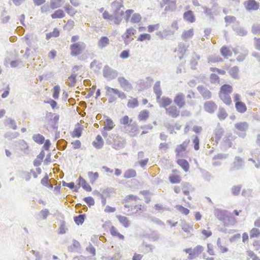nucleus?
<instances>
[{
  "label": "nucleus",
  "instance_id": "nucleus-34",
  "mask_svg": "<svg viewBox=\"0 0 260 260\" xmlns=\"http://www.w3.org/2000/svg\"><path fill=\"white\" fill-rule=\"evenodd\" d=\"M193 36V29H190L188 30H185L183 31L182 35V38L183 40L186 41L187 40L190 39Z\"/></svg>",
  "mask_w": 260,
  "mask_h": 260
},
{
  "label": "nucleus",
  "instance_id": "nucleus-59",
  "mask_svg": "<svg viewBox=\"0 0 260 260\" xmlns=\"http://www.w3.org/2000/svg\"><path fill=\"white\" fill-rule=\"evenodd\" d=\"M187 47L183 43H180L178 45V50L182 54H184L186 51Z\"/></svg>",
  "mask_w": 260,
  "mask_h": 260
},
{
  "label": "nucleus",
  "instance_id": "nucleus-9",
  "mask_svg": "<svg viewBox=\"0 0 260 260\" xmlns=\"http://www.w3.org/2000/svg\"><path fill=\"white\" fill-rule=\"evenodd\" d=\"M204 108L205 111L212 114L217 109V106L212 101L206 102L204 104Z\"/></svg>",
  "mask_w": 260,
  "mask_h": 260
},
{
  "label": "nucleus",
  "instance_id": "nucleus-30",
  "mask_svg": "<svg viewBox=\"0 0 260 260\" xmlns=\"http://www.w3.org/2000/svg\"><path fill=\"white\" fill-rule=\"evenodd\" d=\"M92 144L96 148H101L104 144V141L102 137L100 135H98L96 137V141H93Z\"/></svg>",
  "mask_w": 260,
  "mask_h": 260
},
{
  "label": "nucleus",
  "instance_id": "nucleus-33",
  "mask_svg": "<svg viewBox=\"0 0 260 260\" xmlns=\"http://www.w3.org/2000/svg\"><path fill=\"white\" fill-rule=\"evenodd\" d=\"M228 113H226L225 110L220 107L218 109V112L217 114V117L220 120H224L228 116Z\"/></svg>",
  "mask_w": 260,
  "mask_h": 260
},
{
  "label": "nucleus",
  "instance_id": "nucleus-52",
  "mask_svg": "<svg viewBox=\"0 0 260 260\" xmlns=\"http://www.w3.org/2000/svg\"><path fill=\"white\" fill-rule=\"evenodd\" d=\"M76 74H72L69 77V79L70 81V82L69 83V85L70 86H74L76 82Z\"/></svg>",
  "mask_w": 260,
  "mask_h": 260
},
{
  "label": "nucleus",
  "instance_id": "nucleus-51",
  "mask_svg": "<svg viewBox=\"0 0 260 260\" xmlns=\"http://www.w3.org/2000/svg\"><path fill=\"white\" fill-rule=\"evenodd\" d=\"M170 181L172 183H178L180 182V178L178 175H172L169 177Z\"/></svg>",
  "mask_w": 260,
  "mask_h": 260
},
{
  "label": "nucleus",
  "instance_id": "nucleus-40",
  "mask_svg": "<svg viewBox=\"0 0 260 260\" xmlns=\"http://www.w3.org/2000/svg\"><path fill=\"white\" fill-rule=\"evenodd\" d=\"M136 174V172L135 170L128 169L125 172L123 176L125 178H130L135 177Z\"/></svg>",
  "mask_w": 260,
  "mask_h": 260
},
{
  "label": "nucleus",
  "instance_id": "nucleus-7",
  "mask_svg": "<svg viewBox=\"0 0 260 260\" xmlns=\"http://www.w3.org/2000/svg\"><path fill=\"white\" fill-rule=\"evenodd\" d=\"M244 166V161L242 158L239 156H236L233 164V166L231 168V171H234L242 169Z\"/></svg>",
  "mask_w": 260,
  "mask_h": 260
},
{
  "label": "nucleus",
  "instance_id": "nucleus-20",
  "mask_svg": "<svg viewBox=\"0 0 260 260\" xmlns=\"http://www.w3.org/2000/svg\"><path fill=\"white\" fill-rule=\"evenodd\" d=\"M183 18L190 23L194 22L196 20L193 12L191 10L187 11L183 14Z\"/></svg>",
  "mask_w": 260,
  "mask_h": 260
},
{
  "label": "nucleus",
  "instance_id": "nucleus-38",
  "mask_svg": "<svg viewBox=\"0 0 260 260\" xmlns=\"http://www.w3.org/2000/svg\"><path fill=\"white\" fill-rule=\"evenodd\" d=\"M45 126L46 128L49 130V128H52L53 129H57L58 127L57 124H56L52 119H48L46 121Z\"/></svg>",
  "mask_w": 260,
  "mask_h": 260
},
{
  "label": "nucleus",
  "instance_id": "nucleus-24",
  "mask_svg": "<svg viewBox=\"0 0 260 260\" xmlns=\"http://www.w3.org/2000/svg\"><path fill=\"white\" fill-rule=\"evenodd\" d=\"M117 218L120 223L125 228L129 226L131 222L129 219L125 216L121 215H117Z\"/></svg>",
  "mask_w": 260,
  "mask_h": 260
},
{
  "label": "nucleus",
  "instance_id": "nucleus-64",
  "mask_svg": "<svg viewBox=\"0 0 260 260\" xmlns=\"http://www.w3.org/2000/svg\"><path fill=\"white\" fill-rule=\"evenodd\" d=\"M219 77L215 74L212 73L210 75V80L213 83H219Z\"/></svg>",
  "mask_w": 260,
  "mask_h": 260
},
{
  "label": "nucleus",
  "instance_id": "nucleus-3",
  "mask_svg": "<svg viewBox=\"0 0 260 260\" xmlns=\"http://www.w3.org/2000/svg\"><path fill=\"white\" fill-rule=\"evenodd\" d=\"M235 127L237 130L235 133L239 137L244 138L246 136V131L249 128V124L246 122H238L235 124Z\"/></svg>",
  "mask_w": 260,
  "mask_h": 260
},
{
  "label": "nucleus",
  "instance_id": "nucleus-15",
  "mask_svg": "<svg viewBox=\"0 0 260 260\" xmlns=\"http://www.w3.org/2000/svg\"><path fill=\"white\" fill-rule=\"evenodd\" d=\"M166 111L167 114L173 118L177 117L180 114V111L175 106H170L169 108H166Z\"/></svg>",
  "mask_w": 260,
  "mask_h": 260
},
{
  "label": "nucleus",
  "instance_id": "nucleus-31",
  "mask_svg": "<svg viewBox=\"0 0 260 260\" xmlns=\"http://www.w3.org/2000/svg\"><path fill=\"white\" fill-rule=\"evenodd\" d=\"M64 3L63 0H51L50 7L52 9L60 8Z\"/></svg>",
  "mask_w": 260,
  "mask_h": 260
},
{
  "label": "nucleus",
  "instance_id": "nucleus-32",
  "mask_svg": "<svg viewBox=\"0 0 260 260\" xmlns=\"http://www.w3.org/2000/svg\"><path fill=\"white\" fill-rule=\"evenodd\" d=\"M220 53L221 55L226 58L231 56L232 55V52L230 50L229 48L225 46H223L220 49Z\"/></svg>",
  "mask_w": 260,
  "mask_h": 260
},
{
  "label": "nucleus",
  "instance_id": "nucleus-53",
  "mask_svg": "<svg viewBox=\"0 0 260 260\" xmlns=\"http://www.w3.org/2000/svg\"><path fill=\"white\" fill-rule=\"evenodd\" d=\"M151 39V36L148 34H141L138 39V41H144L145 40H150Z\"/></svg>",
  "mask_w": 260,
  "mask_h": 260
},
{
  "label": "nucleus",
  "instance_id": "nucleus-29",
  "mask_svg": "<svg viewBox=\"0 0 260 260\" xmlns=\"http://www.w3.org/2000/svg\"><path fill=\"white\" fill-rule=\"evenodd\" d=\"M32 140L37 143L39 144H42L45 142V137L40 134H34L32 137Z\"/></svg>",
  "mask_w": 260,
  "mask_h": 260
},
{
  "label": "nucleus",
  "instance_id": "nucleus-55",
  "mask_svg": "<svg viewBox=\"0 0 260 260\" xmlns=\"http://www.w3.org/2000/svg\"><path fill=\"white\" fill-rule=\"evenodd\" d=\"M141 19V16L140 14L135 13L133 15L131 21L132 23H138L139 22Z\"/></svg>",
  "mask_w": 260,
  "mask_h": 260
},
{
  "label": "nucleus",
  "instance_id": "nucleus-10",
  "mask_svg": "<svg viewBox=\"0 0 260 260\" xmlns=\"http://www.w3.org/2000/svg\"><path fill=\"white\" fill-rule=\"evenodd\" d=\"M118 81L120 87L125 91H130L132 89V84L123 77L118 78Z\"/></svg>",
  "mask_w": 260,
  "mask_h": 260
},
{
  "label": "nucleus",
  "instance_id": "nucleus-12",
  "mask_svg": "<svg viewBox=\"0 0 260 260\" xmlns=\"http://www.w3.org/2000/svg\"><path fill=\"white\" fill-rule=\"evenodd\" d=\"M136 32V30L132 27L126 29L125 32L121 36L125 44H128L130 41L133 40V38L132 39H128L131 36L134 35Z\"/></svg>",
  "mask_w": 260,
  "mask_h": 260
},
{
  "label": "nucleus",
  "instance_id": "nucleus-23",
  "mask_svg": "<svg viewBox=\"0 0 260 260\" xmlns=\"http://www.w3.org/2000/svg\"><path fill=\"white\" fill-rule=\"evenodd\" d=\"M109 44V39L107 37H101L98 43V46L101 49L106 47Z\"/></svg>",
  "mask_w": 260,
  "mask_h": 260
},
{
  "label": "nucleus",
  "instance_id": "nucleus-14",
  "mask_svg": "<svg viewBox=\"0 0 260 260\" xmlns=\"http://www.w3.org/2000/svg\"><path fill=\"white\" fill-rule=\"evenodd\" d=\"M239 22H236V23L233 26V29L236 34L240 36H245L247 34V31L243 27L239 25Z\"/></svg>",
  "mask_w": 260,
  "mask_h": 260
},
{
  "label": "nucleus",
  "instance_id": "nucleus-42",
  "mask_svg": "<svg viewBox=\"0 0 260 260\" xmlns=\"http://www.w3.org/2000/svg\"><path fill=\"white\" fill-rule=\"evenodd\" d=\"M260 236V230L256 228H253L250 231V237L251 238L258 237Z\"/></svg>",
  "mask_w": 260,
  "mask_h": 260
},
{
  "label": "nucleus",
  "instance_id": "nucleus-44",
  "mask_svg": "<svg viewBox=\"0 0 260 260\" xmlns=\"http://www.w3.org/2000/svg\"><path fill=\"white\" fill-rule=\"evenodd\" d=\"M149 112L147 110H144L140 113L138 118L140 120H144L148 118Z\"/></svg>",
  "mask_w": 260,
  "mask_h": 260
},
{
  "label": "nucleus",
  "instance_id": "nucleus-19",
  "mask_svg": "<svg viewBox=\"0 0 260 260\" xmlns=\"http://www.w3.org/2000/svg\"><path fill=\"white\" fill-rule=\"evenodd\" d=\"M189 142V140H186L176 147L175 151L177 157L180 156V153L185 151Z\"/></svg>",
  "mask_w": 260,
  "mask_h": 260
},
{
  "label": "nucleus",
  "instance_id": "nucleus-43",
  "mask_svg": "<svg viewBox=\"0 0 260 260\" xmlns=\"http://www.w3.org/2000/svg\"><path fill=\"white\" fill-rule=\"evenodd\" d=\"M85 215L84 214H80L74 218V221L78 225L82 224L84 221Z\"/></svg>",
  "mask_w": 260,
  "mask_h": 260
},
{
  "label": "nucleus",
  "instance_id": "nucleus-1",
  "mask_svg": "<svg viewBox=\"0 0 260 260\" xmlns=\"http://www.w3.org/2000/svg\"><path fill=\"white\" fill-rule=\"evenodd\" d=\"M233 91V87L228 84L222 85L219 93V96L222 101L226 105H230L232 104L231 98L230 94Z\"/></svg>",
  "mask_w": 260,
  "mask_h": 260
},
{
  "label": "nucleus",
  "instance_id": "nucleus-47",
  "mask_svg": "<svg viewBox=\"0 0 260 260\" xmlns=\"http://www.w3.org/2000/svg\"><path fill=\"white\" fill-rule=\"evenodd\" d=\"M88 176L92 183L97 180L99 178V174L98 172L93 173L92 172H89L88 173Z\"/></svg>",
  "mask_w": 260,
  "mask_h": 260
},
{
  "label": "nucleus",
  "instance_id": "nucleus-16",
  "mask_svg": "<svg viewBox=\"0 0 260 260\" xmlns=\"http://www.w3.org/2000/svg\"><path fill=\"white\" fill-rule=\"evenodd\" d=\"M197 89L204 99H209L211 97V92L203 86H199Z\"/></svg>",
  "mask_w": 260,
  "mask_h": 260
},
{
  "label": "nucleus",
  "instance_id": "nucleus-36",
  "mask_svg": "<svg viewBox=\"0 0 260 260\" xmlns=\"http://www.w3.org/2000/svg\"><path fill=\"white\" fill-rule=\"evenodd\" d=\"M65 16V14L64 12L61 10L58 9L55 11L54 13L51 15V17L52 19H56V18H62Z\"/></svg>",
  "mask_w": 260,
  "mask_h": 260
},
{
  "label": "nucleus",
  "instance_id": "nucleus-61",
  "mask_svg": "<svg viewBox=\"0 0 260 260\" xmlns=\"http://www.w3.org/2000/svg\"><path fill=\"white\" fill-rule=\"evenodd\" d=\"M64 9L67 13L70 16H73L75 14L74 9L69 5L66 6Z\"/></svg>",
  "mask_w": 260,
  "mask_h": 260
},
{
  "label": "nucleus",
  "instance_id": "nucleus-22",
  "mask_svg": "<svg viewBox=\"0 0 260 260\" xmlns=\"http://www.w3.org/2000/svg\"><path fill=\"white\" fill-rule=\"evenodd\" d=\"M78 184L81 186L85 190L87 191H91L92 188L91 186L86 182V181L81 177L80 176L78 179Z\"/></svg>",
  "mask_w": 260,
  "mask_h": 260
},
{
  "label": "nucleus",
  "instance_id": "nucleus-5",
  "mask_svg": "<svg viewBox=\"0 0 260 260\" xmlns=\"http://www.w3.org/2000/svg\"><path fill=\"white\" fill-rule=\"evenodd\" d=\"M103 73L104 77L108 81L115 79L118 76V72L108 66L104 67Z\"/></svg>",
  "mask_w": 260,
  "mask_h": 260
},
{
  "label": "nucleus",
  "instance_id": "nucleus-57",
  "mask_svg": "<svg viewBox=\"0 0 260 260\" xmlns=\"http://www.w3.org/2000/svg\"><path fill=\"white\" fill-rule=\"evenodd\" d=\"M230 138H232V135H230L229 136H225L223 138V141L225 145H226L229 148H230L232 146V142L231 141Z\"/></svg>",
  "mask_w": 260,
  "mask_h": 260
},
{
  "label": "nucleus",
  "instance_id": "nucleus-35",
  "mask_svg": "<svg viewBox=\"0 0 260 260\" xmlns=\"http://www.w3.org/2000/svg\"><path fill=\"white\" fill-rule=\"evenodd\" d=\"M239 68L237 66L231 68L229 70L230 75L234 79L238 78Z\"/></svg>",
  "mask_w": 260,
  "mask_h": 260
},
{
  "label": "nucleus",
  "instance_id": "nucleus-25",
  "mask_svg": "<svg viewBox=\"0 0 260 260\" xmlns=\"http://www.w3.org/2000/svg\"><path fill=\"white\" fill-rule=\"evenodd\" d=\"M177 162L185 172H187L188 171L189 165L186 160L184 159H179L177 160Z\"/></svg>",
  "mask_w": 260,
  "mask_h": 260
},
{
  "label": "nucleus",
  "instance_id": "nucleus-48",
  "mask_svg": "<svg viewBox=\"0 0 260 260\" xmlns=\"http://www.w3.org/2000/svg\"><path fill=\"white\" fill-rule=\"evenodd\" d=\"M53 98L55 99V100H57L59 98V92H60V86L59 85H55L54 87H53Z\"/></svg>",
  "mask_w": 260,
  "mask_h": 260
},
{
  "label": "nucleus",
  "instance_id": "nucleus-58",
  "mask_svg": "<svg viewBox=\"0 0 260 260\" xmlns=\"http://www.w3.org/2000/svg\"><path fill=\"white\" fill-rule=\"evenodd\" d=\"M82 134V128L80 127H78L74 130L73 132V137L79 138Z\"/></svg>",
  "mask_w": 260,
  "mask_h": 260
},
{
  "label": "nucleus",
  "instance_id": "nucleus-21",
  "mask_svg": "<svg viewBox=\"0 0 260 260\" xmlns=\"http://www.w3.org/2000/svg\"><path fill=\"white\" fill-rule=\"evenodd\" d=\"M223 129L218 125L214 131L215 138L216 143H218L220 140L223 134Z\"/></svg>",
  "mask_w": 260,
  "mask_h": 260
},
{
  "label": "nucleus",
  "instance_id": "nucleus-28",
  "mask_svg": "<svg viewBox=\"0 0 260 260\" xmlns=\"http://www.w3.org/2000/svg\"><path fill=\"white\" fill-rule=\"evenodd\" d=\"M235 108L237 111L241 113H243L247 110L246 105L242 102L236 103Z\"/></svg>",
  "mask_w": 260,
  "mask_h": 260
},
{
  "label": "nucleus",
  "instance_id": "nucleus-37",
  "mask_svg": "<svg viewBox=\"0 0 260 260\" xmlns=\"http://www.w3.org/2000/svg\"><path fill=\"white\" fill-rule=\"evenodd\" d=\"M20 149L25 153H28V146L27 143L23 140H21L19 142Z\"/></svg>",
  "mask_w": 260,
  "mask_h": 260
},
{
  "label": "nucleus",
  "instance_id": "nucleus-45",
  "mask_svg": "<svg viewBox=\"0 0 260 260\" xmlns=\"http://www.w3.org/2000/svg\"><path fill=\"white\" fill-rule=\"evenodd\" d=\"M6 124L9 125V126L13 129H17V125L15 121L11 118H8L6 120Z\"/></svg>",
  "mask_w": 260,
  "mask_h": 260
},
{
  "label": "nucleus",
  "instance_id": "nucleus-6",
  "mask_svg": "<svg viewBox=\"0 0 260 260\" xmlns=\"http://www.w3.org/2000/svg\"><path fill=\"white\" fill-rule=\"evenodd\" d=\"M174 102L179 108L183 107L185 105L184 94L182 92L178 93L174 98Z\"/></svg>",
  "mask_w": 260,
  "mask_h": 260
},
{
  "label": "nucleus",
  "instance_id": "nucleus-11",
  "mask_svg": "<svg viewBox=\"0 0 260 260\" xmlns=\"http://www.w3.org/2000/svg\"><path fill=\"white\" fill-rule=\"evenodd\" d=\"M26 41V44L29 47L35 48L36 45H32V43H36L38 41L37 37L33 34L26 35L23 38Z\"/></svg>",
  "mask_w": 260,
  "mask_h": 260
},
{
  "label": "nucleus",
  "instance_id": "nucleus-8",
  "mask_svg": "<svg viewBox=\"0 0 260 260\" xmlns=\"http://www.w3.org/2000/svg\"><path fill=\"white\" fill-rule=\"evenodd\" d=\"M244 7L247 11H255L259 8V4L255 0H248L244 3Z\"/></svg>",
  "mask_w": 260,
  "mask_h": 260
},
{
  "label": "nucleus",
  "instance_id": "nucleus-62",
  "mask_svg": "<svg viewBox=\"0 0 260 260\" xmlns=\"http://www.w3.org/2000/svg\"><path fill=\"white\" fill-rule=\"evenodd\" d=\"M18 136V133H11L8 132L5 134L4 137L6 138H8L9 139H12L16 138Z\"/></svg>",
  "mask_w": 260,
  "mask_h": 260
},
{
  "label": "nucleus",
  "instance_id": "nucleus-27",
  "mask_svg": "<svg viewBox=\"0 0 260 260\" xmlns=\"http://www.w3.org/2000/svg\"><path fill=\"white\" fill-rule=\"evenodd\" d=\"M105 126L103 128L104 130L105 131H111L112 130L114 126V124L113 121L111 119L109 118H107L105 121L104 122Z\"/></svg>",
  "mask_w": 260,
  "mask_h": 260
},
{
  "label": "nucleus",
  "instance_id": "nucleus-39",
  "mask_svg": "<svg viewBox=\"0 0 260 260\" xmlns=\"http://www.w3.org/2000/svg\"><path fill=\"white\" fill-rule=\"evenodd\" d=\"M110 231L111 234L113 236L117 237L120 239H121V240H123L124 239V236L122 235V234H120L119 233H118L117 231V230L114 226H111V228H110Z\"/></svg>",
  "mask_w": 260,
  "mask_h": 260
},
{
  "label": "nucleus",
  "instance_id": "nucleus-46",
  "mask_svg": "<svg viewBox=\"0 0 260 260\" xmlns=\"http://www.w3.org/2000/svg\"><path fill=\"white\" fill-rule=\"evenodd\" d=\"M202 8L204 10V12L207 17H209L211 19H213V14L211 9L208 8L206 6H202Z\"/></svg>",
  "mask_w": 260,
  "mask_h": 260
},
{
  "label": "nucleus",
  "instance_id": "nucleus-2",
  "mask_svg": "<svg viewBox=\"0 0 260 260\" xmlns=\"http://www.w3.org/2000/svg\"><path fill=\"white\" fill-rule=\"evenodd\" d=\"M106 95L109 96L108 102L110 103H113L116 101V98L113 95V94L117 95V96L121 99H124L126 98V95L123 92L120 91L116 88H113L109 86H106Z\"/></svg>",
  "mask_w": 260,
  "mask_h": 260
},
{
  "label": "nucleus",
  "instance_id": "nucleus-13",
  "mask_svg": "<svg viewBox=\"0 0 260 260\" xmlns=\"http://www.w3.org/2000/svg\"><path fill=\"white\" fill-rule=\"evenodd\" d=\"M124 13L122 10H120V8H119L117 9L113 15L114 20V22L116 24H119L122 19V16L123 15Z\"/></svg>",
  "mask_w": 260,
  "mask_h": 260
},
{
  "label": "nucleus",
  "instance_id": "nucleus-63",
  "mask_svg": "<svg viewBox=\"0 0 260 260\" xmlns=\"http://www.w3.org/2000/svg\"><path fill=\"white\" fill-rule=\"evenodd\" d=\"M49 214V211L47 209L42 210L40 212V215L43 219H46Z\"/></svg>",
  "mask_w": 260,
  "mask_h": 260
},
{
  "label": "nucleus",
  "instance_id": "nucleus-49",
  "mask_svg": "<svg viewBox=\"0 0 260 260\" xmlns=\"http://www.w3.org/2000/svg\"><path fill=\"white\" fill-rule=\"evenodd\" d=\"M221 58L218 56H209L208 57V63L217 62L220 61Z\"/></svg>",
  "mask_w": 260,
  "mask_h": 260
},
{
  "label": "nucleus",
  "instance_id": "nucleus-60",
  "mask_svg": "<svg viewBox=\"0 0 260 260\" xmlns=\"http://www.w3.org/2000/svg\"><path fill=\"white\" fill-rule=\"evenodd\" d=\"M83 200L89 206H93L94 205V200L93 198L91 197H85Z\"/></svg>",
  "mask_w": 260,
  "mask_h": 260
},
{
  "label": "nucleus",
  "instance_id": "nucleus-26",
  "mask_svg": "<svg viewBox=\"0 0 260 260\" xmlns=\"http://www.w3.org/2000/svg\"><path fill=\"white\" fill-rule=\"evenodd\" d=\"M160 82L159 81H157L154 86H153V91L156 94V99H159V98L161 96L162 94V91L160 87Z\"/></svg>",
  "mask_w": 260,
  "mask_h": 260
},
{
  "label": "nucleus",
  "instance_id": "nucleus-17",
  "mask_svg": "<svg viewBox=\"0 0 260 260\" xmlns=\"http://www.w3.org/2000/svg\"><path fill=\"white\" fill-rule=\"evenodd\" d=\"M214 213L215 216L221 221H223L226 217H228V212L225 210L215 209Z\"/></svg>",
  "mask_w": 260,
  "mask_h": 260
},
{
  "label": "nucleus",
  "instance_id": "nucleus-56",
  "mask_svg": "<svg viewBox=\"0 0 260 260\" xmlns=\"http://www.w3.org/2000/svg\"><path fill=\"white\" fill-rule=\"evenodd\" d=\"M241 187L242 186L241 185L234 186L232 188V192L233 194H234V196H237L238 194H239L241 190Z\"/></svg>",
  "mask_w": 260,
  "mask_h": 260
},
{
  "label": "nucleus",
  "instance_id": "nucleus-41",
  "mask_svg": "<svg viewBox=\"0 0 260 260\" xmlns=\"http://www.w3.org/2000/svg\"><path fill=\"white\" fill-rule=\"evenodd\" d=\"M194 56L192 57L190 60V64L192 69H196V66L198 64V61L200 59V56L194 53Z\"/></svg>",
  "mask_w": 260,
  "mask_h": 260
},
{
  "label": "nucleus",
  "instance_id": "nucleus-18",
  "mask_svg": "<svg viewBox=\"0 0 260 260\" xmlns=\"http://www.w3.org/2000/svg\"><path fill=\"white\" fill-rule=\"evenodd\" d=\"M156 101L160 107L165 108H167L166 107L172 102V100L171 99L166 96H163L161 98L160 97L159 99H156Z\"/></svg>",
  "mask_w": 260,
  "mask_h": 260
},
{
  "label": "nucleus",
  "instance_id": "nucleus-54",
  "mask_svg": "<svg viewBox=\"0 0 260 260\" xmlns=\"http://www.w3.org/2000/svg\"><path fill=\"white\" fill-rule=\"evenodd\" d=\"M251 31L254 34L260 35V24H253L252 27Z\"/></svg>",
  "mask_w": 260,
  "mask_h": 260
},
{
  "label": "nucleus",
  "instance_id": "nucleus-4",
  "mask_svg": "<svg viewBox=\"0 0 260 260\" xmlns=\"http://www.w3.org/2000/svg\"><path fill=\"white\" fill-rule=\"evenodd\" d=\"M86 45L82 42H78L72 44L70 46L71 55L73 56L80 54L85 48Z\"/></svg>",
  "mask_w": 260,
  "mask_h": 260
},
{
  "label": "nucleus",
  "instance_id": "nucleus-50",
  "mask_svg": "<svg viewBox=\"0 0 260 260\" xmlns=\"http://www.w3.org/2000/svg\"><path fill=\"white\" fill-rule=\"evenodd\" d=\"M138 106V102L136 99L129 100L127 103V107L130 108H134Z\"/></svg>",
  "mask_w": 260,
  "mask_h": 260
}]
</instances>
